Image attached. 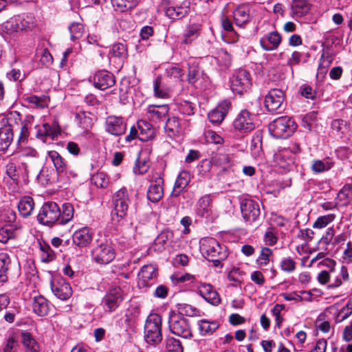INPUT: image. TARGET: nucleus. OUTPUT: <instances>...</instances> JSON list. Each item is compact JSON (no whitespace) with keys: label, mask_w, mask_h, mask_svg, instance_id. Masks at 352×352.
<instances>
[{"label":"nucleus","mask_w":352,"mask_h":352,"mask_svg":"<svg viewBox=\"0 0 352 352\" xmlns=\"http://www.w3.org/2000/svg\"><path fill=\"white\" fill-rule=\"evenodd\" d=\"M159 9L172 21L185 17L190 11V2L181 0H162Z\"/></svg>","instance_id":"obj_1"},{"label":"nucleus","mask_w":352,"mask_h":352,"mask_svg":"<svg viewBox=\"0 0 352 352\" xmlns=\"http://www.w3.org/2000/svg\"><path fill=\"white\" fill-rule=\"evenodd\" d=\"M296 127L297 125L292 118L281 116L269 124V131L277 139H286L294 133Z\"/></svg>","instance_id":"obj_2"},{"label":"nucleus","mask_w":352,"mask_h":352,"mask_svg":"<svg viewBox=\"0 0 352 352\" xmlns=\"http://www.w3.org/2000/svg\"><path fill=\"white\" fill-rule=\"evenodd\" d=\"M144 339L152 345H157L162 342V317L157 314H150L144 325Z\"/></svg>","instance_id":"obj_3"},{"label":"nucleus","mask_w":352,"mask_h":352,"mask_svg":"<svg viewBox=\"0 0 352 352\" xmlns=\"http://www.w3.org/2000/svg\"><path fill=\"white\" fill-rule=\"evenodd\" d=\"M114 208L112 212V219L120 223L126 219L128 214L129 205L131 203L129 195L126 188H122L113 196Z\"/></svg>","instance_id":"obj_4"},{"label":"nucleus","mask_w":352,"mask_h":352,"mask_svg":"<svg viewBox=\"0 0 352 352\" xmlns=\"http://www.w3.org/2000/svg\"><path fill=\"white\" fill-rule=\"evenodd\" d=\"M168 326L170 331L177 336L185 339L192 337L189 320L181 314L170 311L169 313Z\"/></svg>","instance_id":"obj_5"},{"label":"nucleus","mask_w":352,"mask_h":352,"mask_svg":"<svg viewBox=\"0 0 352 352\" xmlns=\"http://www.w3.org/2000/svg\"><path fill=\"white\" fill-rule=\"evenodd\" d=\"M200 251L206 258L213 259L214 257L220 256L221 259H226L228 252L225 246L221 245L214 238H203L200 241Z\"/></svg>","instance_id":"obj_6"},{"label":"nucleus","mask_w":352,"mask_h":352,"mask_svg":"<svg viewBox=\"0 0 352 352\" xmlns=\"http://www.w3.org/2000/svg\"><path fill=\"white\" fill-rule=\"evenodd\" d=\"M285 94L280 89H271L266 94L264 106L270 113H280L285 108Z\"/></svg>","instance_id":"obj_7"},{"label":"nucleus","mask_w":352,"mask_h":352,"mask_svg":"<svg viewBox=\"0 0 352 352\" xmlns=\"http://www.w3.org/2000/svg\"><path fill=\"white\" fill-rule=\"evenodd\" d=\"M60 217V209L58 204L53 201H48L41 207L37 219L43 225L52 226L56 223L59 224Z\"/></svg>","instance_id":"obj_8"},{"label":"nucleus","mask_w":352,"mask_h":352,"mask_svg":"<svg viewBox=\"0 0 352 352\" xmlns=\"http://www.w3.org/2000/svg\"><path fill=\"white\" fill-rule=\"evenodd\" d=\"M34 20L31 16H15L1 25V30L8 34L30 30L33 27Z\"/></svg>","instance_id":"obj_9"},{"label":"nucleus","mask_w":352,"mask_h":352,"mask_svg":"<svg viewBox=\"0 0 352 352\" xmlns=\"http://www.w3.org/2000/svg\"><path fill=\"white\" fill-rule=\"evenodd\" d=\"M115 250L107 241L98 244L91 250L92 260L98 264H108L115 258Z\"/></svg>","instance_id":"obj_10"},{"label":"nucleus","mask_w":352,"mask_h":352,"mask_svg":"<svg viewBox=\"0 0 352 352\" xmlns=\"http://www.w3.org/2000/svg\"><path fill=\"white\" fill-rule=\"evenodd\" d=\"M251 86V78L249 72L243 69L236 70L230 78V88L234 93L243 94Z\"/></svg>","instance_id":"obj_11"},{"label":"nucleus","mask_w":352,"mask_h":352,"mask_svg":"<svg viewBox=\"0 0 352 352\" xmlns=\"http://www.w3.org/2000/svg\"><path fill=\"white\" fill-rule=\"evenodd\" d=\"M123 301V292L120 287L110 288L102 299L105 311L112 313L119 307Z\"/></svg>","instance_id":"obj_12"},{"label":"nucleus","mask_w":352,"mask_h":352,"mask_svg":"<svg viewBox=\"0 0 352 352\" xmlns=\"http://www.w3.org/2000/svg\"><path fill=\"white\" fill-rule=\"evenodd\" d=\"M105 130L111 135L121 136L126 131V122L122 117L109 116L105 120Z\"/></svg>","instance_id":"obj_13"},{"label":"nucleus","mask_w":352,"mask_h":352,"mask_svg":"<svg viewBox=\"0 0 352 352\" xmlns=\"http://www.w3.org/2000/svg\"><path fill=\"white\" fill-rule=\"evenodd\" d=\"M254 116L247 110H242L233 122L235 129L246 133L253 130L255 127L254 123Z\"/></svg>","instance_id":"obj_14"},{"label":"nucleus","mask_w":352,"mask_h":352,"mask_svg":"<svg viewBox=\"0 0 352 352\" xmlns=\"http://www.w3.org/2000/svg\"><path fill=\"white\" fill-rule=\"evenodd\" d=\"M241 210L243 219L250 223L255 221L260 215L258 204L252 199L242 201Z\"/></svg>","instance_id":"obj_15"},{"label":"nucleus","mask_w":352,"mask_h":352,"mask_svg":"<svg viewBox=\"0 0 352 352\" xmlns=\"http://www.w3.org/2000/svg\"><path fill=\"white\" fill-rule=\"evenodd\" d=\"M157 267L152 265H144L138 273V285L142 287L152 285L157 278Z\"/></svg>","instance_id":"obj_16"},{"label":"nucleus","mask_w":352,"mask_h":352,"mask_svg":"<svg viewBox=\"0 0 352 352\" xmlns=\"http://www.w3.org/2000/svg\"><path fill=\"white\" fill-rule=\"evenodd\" d=\"M252 4L248 2L239 4L233 11V16L236 25L242 27L251 19Z\"/></svg>","instance_id":"obj_17"},{"label":"nucleus","mask_w":352,"mask_h":352,"mask_svg":"<svg viewBox=\"0 0 352 352\" xmlns=\"http://www.w3.org/2000/svg\"><path fill=\"white\" fill-rule=\"evenodd\" d=\"M94 232L88 227H83L76 230L72 235L73 243L80 248H86L92 242Z\"/></svg>","instance_id":"obj_18"},{"label":"nucleus","mask_w":352,"mask_h":352,"mask_svg":"<svg viewBox=\"0 0 352 352\" xmlns=\"http://www.w3.org/2000/svg\"><path fill=\"white\" fill-rule=\"evenodd\" d=\"M51 288L54 294L62 300L68 299L72 294V287L62 278L53 280Z\"/></svg>","instance_id":"obj_19"},{"label":"nucleus","mask_w":352,"mask_h":352,"mask_svg":"<svg viewBox=\"0 0 352 352\" xmlns=\"http://www.w3.org/2000/svg\"><path fill=\"white\" fill-rule=\"evenodd\" d=\"M116 83L113 74L106 70L96 72L94 76V84L96 88L104 90L112 87Z\"/></svg>","instance_id":"obj_20"},{"label":"nucleus","mask_w":352,"mask_h":352,"mask_svg":"<svg viewBox=\"0 0 352 352\" xmlns=\"http://www.w3.org/2000/svg\"><path fill=\"white\" fill-rule=\"evenodd\" d=\"M231 108V102L225 100L220 102L218 106L208 114V118L210 122L213 124H220Z\"/></svg>","instance_id":"obj_21"},{"label":"nucleus","mask_w":352,"mask_h":352,"mask_svg":"<svg viewBox=\"0 0 352 352\" xmlns=\"http://www.w3.org/2000/svg\"><path fill=\"white\" fill-rule=\"evenodd\" d=\"M282 36L277 31H273L265 34L260 39V45L265 51H273L280 45Z\"/></svg>","instance_id":"obj_22"},{"label":"nucleus","mask_w":352,"mask_h":352,"mask_svg":"<svg viewBox=\"0 0 352 352\" xmlns=\"http://www.w3.org/2000/svg\"><path fill=\"white\" fill-rule=\"evenodd\" d=\"M202 25L198 22L190 23L186 25L182 37V43L191 44L201 34Z\"/></svg>","instance_id":"obj_23"},{"label":"nucleus","mask_w":352,"mask_h":352,"mask_svg":"<svg viewBox=\"0 0 352 352\" xmlns=\"http://www.w3.org/2000/svg\"><path fill=\"white\" fill-rule=\"evenodd\" d=\"M164 180L162 177H157L153 181H152L148 190H147V198L151 202L157 203L163 197Z\"/></svg>","instance_id":"obj_24"},{"label":"nucleus","mask_w":352,"mask_h":352,"mask_svg":"<svg viewBox=\"0 0 352 352\" xmlns=\"http://www.w3.org/2000/svg\"><path fill=\"white\" fill-rule=\"evenodd\" d=\"M47 159H49L53 163L58 177H62L63 174H67L68 164L57 151H48Z\"/></svg>","instance_id":"obj_25"},{"label":"nucleus","mask_w":352,"mask_h":352,"mask_svg":"<svg viewBox=\"0 0 352 352\" xmlns=\"http://www.w3.org/2000/svg\"><path fill=\"white\" fill-rule=\"evenodd\" d=\"M139 129L138 139L142 142H147L153 139L156 135V129L146 120H140L137 122Z\"/></svg>","instance_id":"obj_26"},{"label":"nucleus","mask_w":352,"mask_h":352,"mask_svg":"<svg viewBox=\"0 0 352 352\" xmlns=\"http://www.w3.org/2000/svg\"><path fill=\"white\" fill-rule=\"evenodd\" d=\"M199 293L207 302L213 305H218L221 302L219 294L210 284H202L199 289Z\"/></svg>","instance_id":"obj_27"},{"label":"nucleus","mask_w":352,"mask_h":352,"mask_svg":"<svg viewBox=\"0 0 352 352\" xmlns=\"http://www.w3.org/2000/svg\"><path fill=\"white\" fill-rule=\"evenodd\" d=\"M190 181V175L188 171L182 170L180 172L175 182L171 195L175 197H178L187 187Z\"/></svg>","instance_id":"obj_28"},{"label":"nucleus","mask_w":352,"mask_h":352,"mask_svg":"<svg viewBox=\"0 0 352 352\" xmlns=\"http://www.w3.org/2000/svg\"><path fill=\"white\" fill-rule=\"evenodd\" d=\"M51 307L50 302L43 296L34 297L32 302L33 311L39 316H45L48 314Z\"/></svg>","instance_id":"obj_29"},{"label":"nucleus","mask_w":352,"mask_h":352,"mask_svg":"<svg viewBox=\"0 0 352 352\" xmlns=\"http://www.w3.org/2000/svg\"><path fill=\"white\" fill-rule=\"evenodd\" d=\"M173 233L171 230L166 229L162 231L156 237L153 243V248L159 252H163L167 247L169 241H172Z\"/></svg>","instance_id":"obj_30"},{"label":"nucleus","mask_w":352,"mask_h":352,"mask_svg":"<svg viewBox=\"0 0 352 352\" xmlns=\"http://www.w3.org/2000/svg\"><path fill=\"white\" fill-rule=\"evenodd\" d=\"M13 131L11 124L0 128V151L8 150L13 141Z\"/></svg>","instance_id":"obj_31"},{"label":"nucleus","mask_w":352,"mask_h":352,"mask_svg":"<svg viewBox=\"0 0 352 352\" xmlns=\"http://www.w3.org/2000/svg\"><path fill=\"white\" fill-rule=\"evenodd\" d=\"M169 111L167 104L150 105L147 109L148 118L153 121H160L165 118Z\"/></svg>","instance_id":"obj_32"},{"label":"nucleus","mask_w":352,"mask_h":352,"mask_svg":"<svg viewBox=\"0 0 352 352\" xmlns=\"http://www.w3.org/2000/svg\"><path fill=\"white\" fill-rule=\"evenodd\" d=\"M197 214L208 219L212 214V199L210 195L202 196L197 202Z\"/></svg>","instance_id":"obj_33"},{"label":"nucleus","mask_w":352,"mask_h":352,"mask_svg":"<svg viewBox=\"0 0 352 352\" xmlns=\"http://www.w3.org/2000/svg\"><path fill=\"white\" fill-rule=\"evenodd\" d=\"M11 266V259L7 252L0 253V282L6 283L8 280V272Z\"/></svg>","instance_id":"obj_34"},{"label":"nucleus","mask_w":352,"mask_h":352,"mask_svg":"<svg viewBox=\"0 0 352 352\" xmlns=\"http://www.w3.org/2000/svg\"><path fill=\"white\" fill-rule=\"evenodd\" d=\"M34 209V199L29 196L23 197L19 204L18 210L19 214L23 217H28L32 214Z\"/></svg>","instance_id":"obj_35"},{"label":"nucleus","mask_w":352,"mask_h":352,"mask_svg":"<svg viewBox=\"0 0 352 352\" xmlns=\"http://www.w3.org/2000/svg\"><path fill=\"white\" fill-rule=\"evenodd\" d=\"M310 5L306 0H296L292 6V16L300 18L308 14Z\"/></svg>","instance_id":"obj_36"},{"label":"nucleus","mask_w":352,"mask_h":352,"mask_svg":"<svg viewBox=\"0 0 352 352\" xmlns=\"http://www.w3.org/2000/svg\"><path fill=\"white\" fill-rule=\"evenodd\" d=\"M164 130L167 135L170 138L177 135L181 130L179 118L175 116L168 118L164 125Z\"/></svg>","instance_id":"obj_37"},{"label":"nucleus","mask_w":352,"mask_h":352,"mask_svg":"<svg viewBox=\"0 0 352 352\" xmlns=\"http://www.w3.org/2000/svg\"><path fill=\"white\" fill-rule=\"evenodd\" d=\"M21 341L28 351L31 352H38L39 351V345L30 333L22 332Z\"/></svg>","instance_id":"obj_38"},{"label":"nucleus","mask_w":352,"mask_h":352,"mask_svg":"<svg viewBox=\"0 0 352 352\" xmlns=\"http://www.w3.org/2000/svg\"><path fill=\"white\" fill-rule=\"evenodd\" d=\"M111 58H114L120 61H122L127 56V48L126 45L121 43L113 44L109 51Z\"/></svg>","instance_id":"obj_39"},{"label":"nucleus","mask_w":352,"mask_h":352,"mask_svg":"<svg viewBox=\"0 0 352 352\" xmlns=\"http://www.w3.org/2000/svg\"><path fill=\"white\" fill-rule=\"evenodd\" d=\"M33 120L34 117L32 116H27L25 120L21 122V126L19 127L20 134L18 139L19 143H23L28 140L30 135L29 128Z\"/></svg>","instance_id":"obj_40"},{"label":"nucleus","mask_w":352,"mask_h":352,"mask_svg":"<svg viewBox=\"0 0 352 352\" xmlns=\"http://www.w3.org/2000/svg\"><path fill=\"white\" fill-rule=\"evenodd\" d=\"M333 162L329 158H325L323 160H314L311 165V170L316 173L327 171L331 168Z\"/></svg>","instance_id":"obj_41"},{"label":"nucleus","mask_w":352,"mask_h":352,"mask_svg":"<svg viewBox=\"0 0 352 352\" xmlns=\"http://www.w3.org/2000/svg\"><path fill=\"white\" fill-rule=\"evenodd\" d=\"M18 225H5L0 228V242L6 243L14 236V231L19 228Z\"/></svg>","instance_id":"obj_42"},{"label":"nucleus","mask_w":352,"mask_h":352,"mask_svg":"<svg viewBox=\"0 0 352 352\" xmlns=\"http://www.w3.org/2000/svg\"><path fill=\"white\" fill-rule=\"evenodd\" d=\"M92 116L90 112L80 111L76 113V118L82 128L88 129L94 124Z\"/></svg>","instance_id":"obj_43"},{"label":"nucleus","mask_w":352,"mask_h":352,"mask_svg":"<svg viewBox=\"0 0 352 352\" xmlns=\"http://www.w3.org/2000/svg\"><path fill=\"white\" fill-rule=\"evenodd\" d=\"M74 214V209L70 203H65L63 204V211L60 212L59 225H65L70 221Z\"/></svg>","instance_id":"obj_44"},{"label":"nucleus","mask_w":352,"mask_h":352,"mask_svg":"<svg viewBox=\"0 0 352 352\" xmlns=\"http://www.w3.org/2000/svg\"><path fill=\"white\" fill-rule=\"evenodd\" d=\"M219 327L217 322H210L206 320H201L199 323L200 333L203 336L211 335Z\"/></svg>","instance_id":"obj_45"},{"label":"nucleus","mask_w":352,"mask_h":352,"mask_svg":"<svg viewBox=\"0 0 352 352\" xmlns=\"http://www.w3.org/2000/svg\"><path fill=\"white\" fill-rule=\"evenodd\" d=\"M337 199L343 203V205H348L352 202V185L346 184L340 190Z\"/></svg>","instance_id":"obj_46"},{"label":"nucleus","mask_w":352,"mask_h":352,"mask_svg":"<svg viewBox=\"0 0 352 352\" xmlns=\"http://www.w3.org/2000/svg\"><path fill=\"white\" fill-rule=\"evenodd\" d=\"M332 59L331 57L322 55L318 68L317 78L323 79L327 72L328 67L331 65Z\"/></svg>","instance_id":"obj_47"},{"label":"nucleus","mask_w":352,"mask_h":352,"mask_svg":"<svg viewBox=\"0 0 352 352\" xmlns=\"http://www.w3.org/2000/svg\"><path fill=\"white\" fill-rule=\"evenodd\" d=\"M166 352H183L181 342L173 337L167 338L165 340Z\"/></svg>","instance_id":"obj_48"},{"label":"nucleus","mask_w":352,"mask_h":352,"mask_svg":"<svg viewBox=\"0 0 352 352\" xmlns=\"http://www.w3.org/2000/svg\"><path fill=\"white\" fill-rule=\"evenodd\" d=\"M111 3L113 6L123 12L135 8L138 1V0H111Z\"/></svg>","instance_id":"obj_49"},{"label":"nucleus","mask_w":352,"mask_h":352,"mask_svg":"<svg viewBox=\"0 0 352 352\" xmlns=\"http://www.w3.org/2000/svg\"><path fill=\"white\" fill-rule=\"evenodd\" d=\"M336 218V214H328L322 215L317 218L313 224L314 228L322 229L327 226L330 223L333 222Z\"/></svg>","instance_id":"obj_50"},{"label":"nucleus","mask_w":352,"mask_h":352,"mask_svg":"<svg viewBox=\"0 0 352 352\" xmlns=\"http://www.w3.org/2000/svg\"><path fill=\"white\" fill-rule=\"evenodd\" d=\"M153 91L155 97L166 98L168 97V91L162 85V78L157 76L153 81Z\"/></svg>","instance_id":"obj_51"},{"label":"nucleus","mask_w":352,"mask_h":352,"mask_svg":"<svg viewBox=\"0 0 352 352\" xmlns=\"http://www.w3.org/2000/svg\"><path fill=\"white\" fill-rule=\"evenodd\" d=\"M25 101L31 105L32 107L43 109L47 106V98L45 96L38 97L35 95H31L25 98Z\"/></svg>","instance_id":"obj_52"},{"label":"nucleus","mask_w":352,"mask_h":352,"mask_svg":"<svg viewBox=\"0 0 352 352\" xmlns=\"http://www.w3.org/2000/svg\"><path fill=\"white\" fill-rule=\"evenodd\" d=\"M92 181L98 188H107L109 184V178L107 173L98 172L93 175Z\"/></svg>","instance_id":"obj_53"},{"label":"nucleus","mask_w":352,"mask_h":352,"mask_svg":"<svg viewBox=\"0 0 352 352\" xmlns=\"http://www.w3.org/2000/svg\"><path fill=\"white\" fill-rule=\"evenodd\" d=\"M272 256L273 252L271 249L269 248H263L256 263L259 266L266 265L270 261V258Z\"/></svg>","instance_id":"obj_54"},{"label":"nucleus","mask_w":352,"mask_h":352,"mask_svg":"<svg viewBox=\"0 0 352 352\" xmlns=\"http://www.w3.org/2000/svg\"><path fill=\"white\" fill-rule=\"evenodd\" d=\"M16 214L15 212L11 209L4 210L0 214V221L7 223L6 225H17L15 223Z\"/></svg>","instance_id":"obj_55"},{"label":"nucleus","mask_w":352,"mask_h":352,"mask_svg":"<svg viewBox=\"0 0 352 352\" xmlns=\"http://www.w3.org/2000/svg\"><path fill=\"white\" fill-rule=\"evenodd\" d=\"M69 30L71 34V39L74 41L81 38L84 34V27L80 23H73L69 27Z\"/></svg>","instance_id":"obj_56"},{"label":"nucleus","mask_w":352,"mask_h":352,"mask_svg":"<svg viewBox=\"0 0 352 352\" xmlns=\"http://www.w3.org/2000/svg\"><path fill=\"white\" fill-rule=\"evenodd\" d=\"M166 74L168 77L175 81H182L184 76L182 69L178 66H170L166 68Z\"/></svg>","instance_id":"obj_57"},{"label":"nucleus","mask_w":352,"mask_h":352,"mask_svg":"<svg viewBox=\"0 0 352 352\" xmlns=\"http://www.w3.org/2000/svg\"><path fill=\"white\" fill-rule=\"evenodd\" d=\"M40 250L41 258L43 262H50L54 259V252L48 244L40 243Z\"/></svg>","instance_id":"obj_58"},{"label":"nucleus","mask_w":352,"mask_h":352,"mask_svg":"<svg viewBox=\"0 0 352 352\" xmlns=\"http://www.w3.org/2000/svg\"><path fill=\"white\" fill-rule=\"evenodd\" d=\"M201 71L196 65H190L188 67V81L190 84L194 85L200 78Z\"/></svg>","instance_id":"obj_59"},{"label":"nucleus","mask_w":352,"mask_h":352,"mask_svg":"<svg viewBox=\"0 0 352 352\" xmlns=\"http://www.w3.org/2000/svg\"><path fill=\"white\" fill-rule=\"evenodd\" d=\"M195 104L189 100H182L179 102V110L184 115L192 116L195 113Z\"/></svg>","instance_id":"obj_60"},{"label":"nucleus","mask_w":352,"mask_h":352,"mask_svg":"<svg viewBox=\"0 0 352 352\" xmlns=\"http://www.w3.org/2000/svg\"><path fill=\"white\" fill-rule=\"evenodd\" d=\"M52 135L51 126L48 124H44L39 127L36 131V137L42 140L43 142H46L48 137Z\"/></svg>","instance_id":"obj_61"},{"label":"nucleus","mask_w":352,"mask_h":352,"mask_svg":"<svg viewBox=\"0 0 352 352\" xmlns=\"http://www.w3.org/2000/svg\"><path fill=\"white\" fill-rule=\"evenodd\" d=\"M174 284H178L186 282H192L195 278V276L190 274L175 273L170 277Z\"/></svg>","instance_id":"obj_62"},{"label":"nucleus","mask_w":352,"mask_h":352,"mask_svg":"<svg viewBox=\"0 0 352 352\" xmlns=\"http://www.w3.org/2000/svg\"><path fill=\"white\" fill-rule=\"evenodd\" d=\"M296 263L290 257L282 259L280 263V269L287 273H292L296 270Z\"/></svg>","instance_id":"obj_63"},{"label":"nucleus","mask_w":352,"mask_h":352,"mask_svg":"<svg viewBox=\"0 0 352 352\" xmlns=\"http://www.w3.org/2000/svg\"><path fill=\"white\" fill-rule=\"evenodd\" d=\"M299 92L301 96L307 99L314 100L316 98V92L313 90L311 86L307 84H303L300 87Z\"/></svg>","instance_id":"obj_64"}]
</instances>
